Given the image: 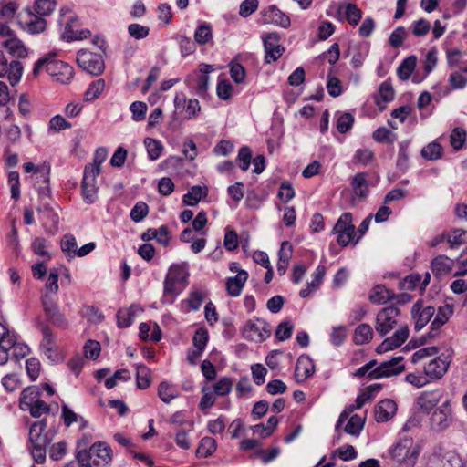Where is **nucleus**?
Segmentation results:
<instances>
[{"label":"nucleus","mask_w":467,"mask_h":467,"mask_svg":"<svg viewBox=\"0 0 467 467\" xmlns=\"http://www.w3.org/2000/svg\"><path fill=\"white\" fill-rule=\"evenodd\" d=\"M400 311L395 306L382 308L377 314L376 331L384 337L398 327L394 334L384 339L376 348L378 353H385L401 346L409 337V327L406 324H400Z\"/></svg>","instance_id":"1"},{"label":"nucleus","mask_w":467,"mask_h":467,"mask_svg":"<svg viewBox=\"0 0 467 467\" xmlns=\"http://www.w3.org/2000/svg\"><path fill=\"white\" fill-rule=\"evenodd\" d=\"M55 57V53H50L38 59L33 68L34 77L45 69L56 81L63 84L69 82L74 76L73 67L67 63L56 59Z\"/></svg>","instance_id":"2"},{"label":"nucleus","mask_w":467,"mask_h":467,"mask_svg":"<svg viewBox=\"0 0 467 467\" xmlns=\"http://www.w3.org/2000/svg\"><path fill=\"white\" fill-rule=\"evenodd\" d=\"M188 276L189 273L185 265L174 264L170 266L163 282L162 300L164 303L171 304L174 301L175 297L187 285Z\"/></svg>","instance_id":"3"},{"label":"nucleus","mask_w":467,"mask_h":467,"mask_svg":"<svg viewBox=\"0 0 467 467\" xmlns=\"http://www.w3.org/2000/svg\"><path fill=\"white\" fill-rule=\"evenodd\" d=\"M391 459L397 467H414L420 447L410 437L400 438L389 450Z\"/></svg>","instance_id":"4"},{"label":"nucleus","mask_w":467,"mask_h":467,"mask_svg":"<svg viewBox=\"0 0 467 467\" xmlns=\"http://www.w3.org/2000/svg\"><path fill=\"white\" fill-rule=\"evenodd\" d=\"M111 452L109 445L99 441L88 451H78L77 459L80 467H104L111 461Z\"/></svg>","instance_id":"5"},{"label":"nucleus","mask_w":467,"mask_h":467,"mask_svg":"<svg viewBox=\"0 0 467 467\" xmlns=\"http://www.w3.org/2000/svg\"><path fill=\"white\" fill-rule=\"evenodd\" d=\"M45 420H39L33 423L29 430L31 454L35 462L37 463H43L45 462L47 447L52 440V438L45 432Z\"/></svg>","instance_id":"6"},{"label":"nucleus","mask_w":467,"mask_h":467,"mask_svg":"<svg viewBox=\"0 0 467 467\" xmlns=\"http://www.w3.org/2000/svg\"><path fill=\"white\" fill-rule=\"evenodd\" d=\"M242 333L250 341L262 342L270 337L271 327L264 319L254 317L245 322Z\"/></svg>","instance_id":"7"},{"label":"nucleus","mask_w":467,"mask_h":467,"mask_svg":"<svg viewBox=\"0 0 467 467\" xmlns=\"http://www.w3.org/2000/svg\"><path fill=\"white\" fill-rule=\"evenodd\" d=\"M77 62L83 70L93 76L100 75L105 67L102 56L88 50L78 51Z\"/></svg>","instance_id":"8"},{"label":"nucleus","mask_w":467,"mask_h":467,"mask_svg":"<svg viewBox=\"0 0 467 467\" xmlns=\"http://www.w3.org/2000/svg\"><path fill=\"white\" fill-rule=\"evenodd\" d=\"M352 221V214L344 213L334 226L333 233L337 235V243L342 247L347 246L354 239L355 226Z\"/></svg>","instance_id":"9"},{"label":"nucleus","mask_w":467,"mask_h":467,"mask_svg":"<svg viewBox=\"0 0 467 467\" xmlns=\"http://www.w3.org/2000/svg\"><path fill=\"white\" fill-rule=\"evenodd\" d=\"M45 316L51 324L57 327H66L67 323L65 316L60 312L57 300L52 295L44 293L41 297Z\"/></svg>","instance_id":"10"},{"label":"nucleus","mask_w":467,"mask_h":467,"mask_svg":"<svg viewBox=\"0 0 467 467\" xmlns=\"http://www.w3.org/2000/svg\"><path fill=\"white\" fill-rule=\"evenodd\" d=\"M451 362V356L444 353L430 360L424 366V374L429 381L441 379L448 371Z\"/></svg>","instance_id":"11"},{"label":"nucleus","mask_w":467,"mask_h":467,"mask_svg":"<svg viewBox=\"0 0 467 467\" xmlns=\"http://www.w3.org/2000/svg\"><path fill=\"white\" fill-rule=\"evenodd\" d=\"M451 420L452 411L451 400L445 399L431 413L430 418L431 425L433 430L443 431L450 426Z\"/></svg>","instance_id":"12"},{"label":"nucleus","mask_w":467,"mask_h":467,"mask_svg":"<svg viewBox=\"0 0 467 467\" xmlns=\"http://www.w3.org/2000/svg\"><path fill=\"white\" fill-rule=\"evenodd\" d=\"M403 358L401 356L392 358L391 359L380 363L376 368L369 372L370 379L389 378L396 376L404 371L405 366L402 364Z\"/></svg>","instance_id":"13"},{"label":"nucleus","mask_w":467,"mask_h":467,"mask_svg":"<svg viewBox=\"0 0 467 467\" xmlns=\"http://www.w3.org/2000/svg\"><path fill=\"white\" fill-rule=\"evenodd\" d=\"M42 341L40 350L51 362L61 360V355L57 345V339L52 330L46 325H41Z\"/></svg>","instance_id":"14"},{"label":"nucleus","mask_w":467,"mask_h":467,"mask_svg":"<svg viewBox=\"0 0 467 467\" xmlns=\"http://www.w3.org/2000/svg\"><path fill=\"white\" fill-rule=\"evenodd\" d=\"M23 66L17 60L8 63L4 52L0 50V78L7 77L11 86H16L21 79Z\"/></svg>","instance_id":"15"},{"label":"nucleus","mask_w":467,"mask_h":467,"mask_svg":"<svg viewBox=\"0 0 467 467\" xmlns=\"http://www.w3.org/2000/svg\"><path fill=\"white\" fill-rule=\"evenodd\" d=\"M263 42L265 47V60L268 64L275 62L285 52V47L279 44V35L277 33L273 32L267 34L263 38Z\"/></svg>","instance_id":"16"},{"label":"nucleus","mask_w":467,"mask_h":467,"mask_svg":"<svg viewBox=\"0 0 467 467\" xmlns=\"http://www.w3.org/2000/svg\"><path fill=\"white\" fill-rule=\"evenodd\" d=\"M444 390L435 389L432 390L423 391L417 399V404L423 411L429 413L441 401H443Z\"/></svg>","instance_id":"17"},{"label":"nucleus","mask_w":467,"mask_h":467,"mask_svg":"<svg viewBox=\"0 0 467 467\" xmlns=\"http://www.w3.org/2000/svg\"><path fill=\"white\" fill-rule=\"evenodd\" d=\"M434 314L435 308L433 306H423L421 302H416L411 308L415 329L419 331L424 327L430 322Z\"/></svg>","instance_id":"18"},{"label":"nucleus","mask_w":467,"mask_h":467,"mask_svg":"<svg viewBox=\"0 0 467 467\" xmlns=\"http://www.w3.org/2000/svg\"><path fill=\"white\" fill-rule=\"evenodd\" d=\"M99 173L84 170V176L81 183L82 196L86 203L91 204L97 199L98 187L96 177Z\"/></svg>","instance_id":"19"},{"label":"nucleus","mask_w":467,"mask_h":467,"mask_svg":"<svg viewBox=\"0 0 467 467\" xmlns=\"http://www.w3.org/2000/svg\"><path fill=\"white\" fill-rule=\"evenodd\" d=\"M262 16L265 23L274 24L283 28L290 26L291 21L288 16L278 9L275 5H270L262 11Z\"/></svg>","instance_id":"20"},{"label":"nucleus","mask_w":467,"mask_h":467,"mask_svg":"<svg viewBox=\"0 0 467 467\" xmlns=\"http://www.w3.org/2000/svg\"><path fill=\"white\" fill-rule=\"evenodd\" d=\"M397 412V405L392 400H383L375 407V420L377 422L389 420Z\"/></svg>","instance_id":"21"},{"label":"nucleus","mask_w":467,"mask_h":467,"mask_svg":"<svg viewBox=\"0 0 467 467\" xmlns=\"http://www.w3.org/2000/svg\"><path fill=\"white\" fill-rule=\"evenodd\" d=\"M315 366L312 359L307 356H301L296 361L295 378L297 382H303L313 375Z\"/></svg>","instance_id":"22"},{"label":"nucleus","mask_w":467,"mask_h":467,"mask_svg":"<svg viewBox=\"0 0 467 467\" xmlns=\"http://www.w3.org/2000/svg\"><path fill=\"white\" fill-rule=\"evenodd\" d=\"M454 266V261L446 255H438L431 263L433 275L441 278L449 275Z\"/></svg>","instance_id":"23"},{"label":"nucleus","mask_w":467,"mask_h":467,"mask_svg":"<svg viewBox=\"0 0 467 467\" xmlns=\"http://www.w3.org/2000/svg\"><path fill=\"white\" fill-rule=\"evenodd\" d=\"M351 186L353 189V202L356 198L359 200L365 199L369 192L367 173H357L352 179Z\"/></svg>","instance_id":"24"},{"label":"nucleus","mask_w":467,"mask_h":467,"mask_svg":"<svg viewBox=\"0 0 467 467\" xmlns=\"http://www.w3.org/2000/svg\"><path fill=\"white\" fill-rule=\"evenodd\" d=\"M247 278L248 274L244 270H240L235 276L229 277L226 281L228 295L234 297L240 296Z\"/></svg>","instance_id":"25"},{"label":"nucleus","mask_w":467,"mask_h":467,"mask_svg":"<svg viewBox=\"0 0 467 467\" xmlns=\"http://www.w3.org/2000/svg\"><path fill=\"white\" fill-rule=\"evenodd\" d=\"M26 18L23 28L31 34H38L45 30L47 22L44 18L36 14L34 15L31 11H26Z\"/></svg>","instance_id":"26"},{"label":"nucleus","mask_w":467,"mask_h":467,"mask_svg":"<svg viewBox=\"0 0 467 467\" xmlns=\"http://www.w3.org/2000/svg\"><path fill=\"white\" fill-rule=\"evenodd\" d=\"M2 46L8 53L16 58H25L27 56V49L17 37L6 38L2 42Z\"/></svg>","instance_id":"27"},{"label":"nucleus","mask_w":467,"mask_h":467,"mask_svg":"<svg viewBox=\"0 0 467 467\" xmlns=\"http://www.w3.org/2000/svg\"><path fill=\"white\" fill-rule=\"evenodd\" d=\"M41 396V392L38 387L31 386L26 388L22 392L19 400V406L23 410H26L34 403L37 402Z\"/></svg>","instance_id":"28"},{"label":"nucleus","mask_w":467,"mask_h":467,"mask_svg":"<svg viewBox=\"0 0 467 467\" xmlns=\"http://www.w3.org/2000/svg\"><path fill=\"white\" fill-rule=\"evenodd\" d=\"M213 71L212 65L202 64L200 65L199 74L196 78V93L199 96H204L208 89L209 73Z\"/></svg>","instance_id":"29"},{"label":"nucleus","mask_w":467,"mask_h":467,"mask_svg":"<svg viewBox=\"0 0 467 467\" xmlns=\"http://www.w3.org/2000/svg\"><path fill=\"white\" fill-rule=\"evenodd\" d=\"M142 307L138 305H132L127 309H121L118 312V326L120 327H128L134 321L135 317L142 312Z\"/></svg>","instance_id":"30"},{"label":"nucleus","mask_w":467,"mask_h":467,"mask_svg":"<svg viewBox=\"0 0 467 467\" xmlns=\"http://www.w3.org/2000/svg\"><path fill=\"white\" fill-rule=\"evenodd\" d=\"M141 239L143 241L155 239L158 243L167 246L170 242L168 228L165 225H161L158 229L150 228L142 234Z\"/></svg>","instance_id":"31"},{"label":"nucleus","mask_w":467,"mask_h":467,"mask_svg":"<svg viewBox=\"0 0 467 467\" xmlns=\"http://www.w3.org/2000/svg\"><path fill=\"white\" fill-rule=\"evenodd\" d=\"M452 313L453 306L451 305L446 304L440 306L431 324V330L437 332L449 320Z\"/></svg>","instance_id":"32"},{"label":"nucleus","mask_w":467,"mask_h":467,"mask_svg":"<svg viewBox=\"0 0 467 467\" xmlns=\"http://www.w3.org/2000/svg\"><path fill=\"white\" fill-rule=\"evenodd\" d=\"M158 396L166 404L179 396L176 387L167 381H162L158 387Z\"/></svg>","instance_id":"33"},{"label":"nucleus","mask_w":467,"mask_h":467,"mask_svg":"<svg viewBox=\"0 0 467 467\" xmlns=\"http://www.w3.org/2000/svg\"><path fill=\"white\" fill-rule=\"evenodd\" d=\"M392 298L393 293L380 285H376L369 295V300L373 304H385Z\"/></svg>","instance_id":"34"},{"label":"nucleus","mask_w":467,"mask_h":467,"mask_svg":"<svg viewBox=\"0 0 467 467\" xmlns=\"http://www.w3.org/2000/svg\"><path fill=\"white\" fill-rule=\"evenodd\" d=\"M213 39L212 26L208 23H202L194 32V41L201 46L208 44Z\"/></svg>","instance_id":"35"},{"label":"nucleus","mask_w":467,"mask_h":467,"mask_svg":"<svg viewBox=\"0 0 467 467\" xmlns=\"http://www.w3.org/2000/svg\"><path fill=\"white\" fill-rule=\"evenodd\" d=\"M417 65L416 56H410L406 57L397 69V74L401 80H407L415 69Z\"/></svg>","instance_id":"36"},{"label":"nucleus","mask_w":467,"mask_h":467,"mask_svg":"<svg viewBox=\"0 0 467 467\" xmlns=\"http://www.w3.org/2000/svg\"><path fill=\"white\" fill-rule=\"evenodd\" d=\"M373 338V330L368 324L359 325L354 332L353 340L358 345L368 343Z\"/></svg>","instance_id":"37"},{"label":"nucleus","mask_w":467,"mask_h":467,"mask_svg":"<svg viewBox=\"0 0 467 467\" xmlns=\"http://www.w3.org/2000/svg\"><path fill=\"white\" fill-rule=\"evenodd\" d=\"M394 98V91L390 83L384 81L379 88V93L375 97L376 103L379 106L380 103H388Z\"/></svg>","instance_id":"38"},{"label":"nucleus","mask_w":467,"mask_h":467,"mask_svg":"<svg viewBox=\"0 0 467 467\" xmlns=\"http://www.w3.org/2000/svg\"><path fill=\"white\" fill-rule=\"evenodd\" d=\"M431 23L424 18H420L411 23L410 30L416 37H423L431 31Z\"/></svg>","instance_id":"39"},{"label":"nucleus","mask_w":467,"mask_h":467,"mask_svg":"<svg viewBox=\"0 0 467 467\" xmlns=\"http://www.w3.org/2000/svg\"><path fill=\"white\" fill-rule=\"evenodd\" d=\"M233 385L231 378L222 377L213 385V391L216 396H225L231 392Z\"/></svg>","instance_id":"40"},{"label":"nucleus","mask_w":467,"mask_h":467,"mask_svg":"<svg viewBox=\"0 0 467 467\" xmlns=\"http://www.w3.org/2000/svg\"><path fill=\"white\" fill-rule=\"evenodd\" d=\"M144 145L147 149L149 158L151 161L157 160L163 150V146L161 142L155 139L146 138L144 140Z\"/></svg>","instance_id":"41"},{"label":"nucleus","mask_w":467,"mask_h":467,"mask_svg":"<svg viewBox=\"0 0 467 467\" xmlns=\"http://www.w3.org/2000/svg\"><path fill=\"white\" fill-rule=\"evenodd\" d=\"M205 195L206 192L202 190L201 186H193L186 194L183 195V202L186 205L194 206Z\"/></svg>","instance_id":"42"},{"label":"nucleus","mask_w":467,"mask_h":467,"mask_svg":"<svg viewBox=\"0 0 467 467\" xmlns=\"http://www.w3.org/2000/svg\"><path fill=\"white\" fill-rule=\"evenodd\" d=\"M61 249L68 258H74L76 256V251L78 248L76 238L72 234H66L61 239Z\"/></svg>","instance_id":"43"},{"label":"nucleus","mask_w":467,"mask_h":467,"mask_svg":"<svg viewBox=\"0 0 467 467\" xmlns=\"http://www.w3.org/2000/svg\"><path fill=\"white\" fill-rule=\"evenodd\" d=\"M365 420L360 416L355 414L351 416L345 427V431L348 434L358 436L363 429Z\"/></svg>","instance_id":"44"},{"label":"nucleus","mask_w":467,"mask_h":467,"mask_svg":"<svg viewBox=\"0 0 467 467\" xmlns=\"http://www.w3.org/2000/svg\"><path fill=\"white\" fill-rule=\"evenodd\" d=\"M105 88L104 79H98L93 81L85 92V100L93 101L103 92Z\"/></svg>","instance_id":"45"},{"label":"nucleus","mask_w":467,"mask_h":467,"mask_svg":"<svg viewBox=\"0 0 467 467\" xmlns=\"http://www.w3.org/2000/svg\"><path fill=\"white\" fill-rule=\"evenodd\" d=\"M108 157V151L105 148H99L94 154L93 162L85 167V170L95 173L100 172V166Z\"/></svg>","instance_id":"46"},{"label":"nucleus","mask_w":467,"mask_h":467,"mask_svg":"<svg viewBox=\"0 0 467 467\" xmlns=\"http://www.w3.org/2000/svg\"><path fill=\"white\" fill-rule=\"evenodd\" d=\"M216 450V441L213 438L204 437L197 449V453L201 457H208Z\"/></svg>","instance_id":"47"},{"label":"nucleus","mask_w":467,"mask_h":467,"mask_svg":"<svg viewBox=\"0 0 467 467\" xmlns=\"http://www.w3.org/2000/svg\"><path fill=\"white\" fill-rule=\"evenodd\" d=\"M150 384V371L145 365L137 367V386L140 389H147Z\"/></svg>","instance_id":"48"},{"label":"nucleus","mask_w":467,"mask_h":467,"mask_svg":"<svg viewBox=\"0 0 467 467\" xmlns=\"http://www.w3.org/2000/svg\"><path fill=\"white\" fill-rule=\"evenodd\" d=\"M354 123V117L348 113H338L337 119V129L338 132L340 133H346L348 132Z\"/></svg>","instance_id":"49"},{"label":"nucleus","mask_w":467,"mask_h":467,"mask_svg":"<svg viewBox=\"0 0 467 467\" xmlns=\"http://www.w3.org/2000/svg\"><path fill=\"white\" fill-rule=\"evenodd\" d=\"M345 14L348 22L350 25H358L362 16V11L357 6V5L348 3L345 5Z\"/></svg>","instance_id":"50"},{"label":"nucleus","mask_w":467,"mask_h":467,"mask_svg":"<svg viewBox=\"0 0 467 467\" xmlns=\"http://www.w3.org/2000/svg\"><path fill=\"white\" fill-rule=\"evenodd\" d=\"M202 397L201 398L199 408L202 410L211 408L216 400V395L208 386L202 388Z\"/></svg>","instance_id":"51"},{"label":"nucleus","mask_w":467,"mask_h":467,"mask_svg":"<svg viewBox=\"0 0 467 467\" xmlns=\"http://www.w3.org/2000/svg\"><path fill=\"white\" fill-rule=\"evenodd\" d=\"M56 7V0H36L35 11L40 16L50 15Z\"/></svg>","instance_id":"52"},{"label":"nucleus","mask_w":467,"mask_h":467,"mask_svg":"<svg viewBox=\"0 0 467 467\" xmlns=\"http://www.w3.org/2000/svg\"><path fill=\"white\" fill-rule=\"evenodd\" d=\"M441 146L439 143H429L421 150V156L429 161H434L441 156Z\"/></svg>","instance_id":"53"},{"label":"nucleus","mask_w":467,"mask_h":467,"mask_svg":"<svg viewBox=\"0 0 467 467\" xmlns=\"http://www.w3.org/2000/svg\"><path fill=\"white\" fill-rule=\"evenodd\" d=\"M88 35V30H73L72 26L70 24H67L65 30L62 34V36L67 41H73L87 38Z\"/></svg>","instance_id":"54"},{"label":"nucleus","mask_w":467,"mask_h":467,"mask_svg":"<svg viewBox=\"0 0 467 467\" xmlns=\"http://www.w3.org/2000/svg\"><path fill=\"white\" fill-rule=\"evenodd\" d=\"M24 171L26 173L34 172L42 178L44 183H48L49 168L42 166H35L33 162H26L23 165Z\"/></svg>","instance_id":"55"},{"label":"nucleus","mask_w":467,"mask_h":467,"mask_svg":"<svg viewBox=\"0 0 467 467\" xmlns=\"http://www.w3.org/2000/svg\"><path fill=\"white\" fill-rule=\"evenodd\" d=\"M8 185L10 187L11 197L17 200L20 197V179L16 171L8 173Z\"/></svg>","instance_id":"56"},{"label":"nucleus","mask_w":467,"mask_h":467,"mask_svg":"<svg viewBox=\"0 0 467 467\" xmlns=\"http://www.w3.org/2000/svg\"><path fill=\"white\" fill-rule=\"evenodd\" d=\"M466 239L467 232L461 229H455L446 234V240L450 244L451 247H454L465 243Z\"/></svg>","instance_id":"57"},{"label":"nucleus","mask_w":467,"mask_h":467,"mask_svg":"<svg viewBox=\"0 0 467 467\" xmlns=\"http://www.w3.org/2000/svg\"><path fill=\"white\" fill-rule=\"evenodd\" d=\"M149 213L148 205L143 202H137L130 211V218L133 222L142 221Z\"/></svg>","instance_id":"58"},{"label":"nucleus","mask_w":467,"mask_h":467,"mask_svg":"<svg viewBox=\"0 0 467 467\" xmlns=\"http://www.w3.org/2000/svg\"><path fill=\"white\" fill-rule=\"evenodd\" d=\"M408 33L403 26H398L389 36V45L394 48L401 47Z\"/></svg>","instance_id":"59"},{"label":"nucleus","mask_w":467,"mask_h":467,"mask_svg":"<svg viewBox=\"0 0 467 467\" xmlns=\"http://www.w3.org/2000/svg\"><path fill=\"white\" fill-rule=\"evenodd\" d=\"M178 44L180 46L182 56L183 57L191 55L196 50V42L192 41L188 36H180L178 37Z\"/></svg>","instance_id":"60"},{"label":"nucleus","mask_w":467,"mask_h":467,"mask_svg":"<svg viewBox=\"0 0 467 467\" xmlns=\"http://www.w3.org/2000/svg\"><path fill=\"white\" fill-rule=\"evenodd\" d=\"M258 6V0H244L239 6V15L243 18H246L254 13Z\"/></svg>","instance_id":"61"},{"label":"nucleus","mask_w":467,"mask_h":467,"mask_svg":"<svg viewBox=\"0 0 467 467\" xmlns=\"http://www.w3.org/2000/svg\"><path fill=\"white\" fill-rule=\"evenodd\" d=\"M466 140V132L463 129L455 128L451 134V144L455 150L462 149Z\"/></svg>","instance_id":"62"},{"label":"nucleus","mask_w":467,"mask_h":467,"mask_svg":"<svg viewBox=\"0 0 467 467\" xmlns=\"http://www.w3.org/2000/svg\"><path fill=\"white\" fill-rule=\"evenodd\" d=\"M128 32L135 39H143L149 36L150 28L140 24H130Z\"/></svg>","instance_id":"63"},{"label":"nucleus","mask_w":467,"mask_h":467,"mask_svg":"<svg viewBox=\"0 0 467 467\" xmlns=\"http://www.w3.org/2000/svg\"><path fill=\"white\" fill-rule=\"evenodd\" d=\"M2 385L6 391L13 392L20 387L21 381L17 375L7 374L2 379Z\"/></svg>","instance_id":"64"}]
</instances>
